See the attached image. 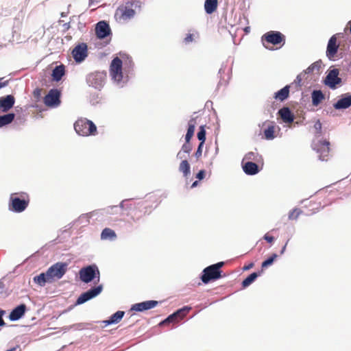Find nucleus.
<instances>
[{
    "label": "nucleus",
    "instance_id": "nucleus-1",
    "mask_svg": "<svg viewBox=\"0 0 351 351\" xmlns=\"http://www.w3.org/2000/svg\"><path fill=\"white\" fill-rule=\"evenodd\" d=\"M123 62L121 60L114 58L110 66V75L114 86L118 88H123L129 80L128 75L123 72Z\"/></svg>",
    "mask_w": 351,
    "mask_h": 351
},
{
    "label": "nucleus",
    "instance_id": "nucleus-2",
    "mask_svg": "<svg viewBox=\"0 0 351 351\" xmlns=\"http://www.w3.org/2000/svg\"><path fill=\"white\" fill-rule=\"evenodd\" d=\"M29 197L27 193H13L10 195L9 210L16 213L23 212L28 206Z\"/></svg>",
    "mask_w": 351,
    "mask_h": 351
},
{
    "label": "nucleus",
    "instance_id": "nucleus-3",
    "mask_svg": "<svg viewBox=\"0 0 351 351\" xmlns=\"http://www.w3.org/2000/svg\"><path fill=\"white\" fill-rule=\"evenodd\" d=\"M138 3V1H128L125 4L119 5L114 13L115 19L119 23H123L134 18L136 12L133 8H136Z\"/></svg>",
    "mask_w": 351,
    "mask_h": 351
},
{
    "label": "nucleus",
    "instance_id": "nucleus-4",
    "mask_svg": "<svg viewBox=\"0 0 351 351\" xmlns=\"http://www.w3.org/2000/svg\"><path fill=\"white\" fill-rule=\"evenodd\" d=\"M74 129L78 135L88 136L95 135L97 127L95 124L87 119H80L74 123Z\"/></svg>",
    "mask_w": 351,
    "mask_h": 351
},
{
    "label": "nucleus",
    "instance_id": "nucleus-5",
    "mask_svg": "<svg viewBox=\"0 0 351 351\" xmlns=\"http://www.w3.org/2000/svg\"><path fill=\"white\" fill-rule=\"evenodd\" d=\"M224 265V262H219L206 267L201 276L202 281L208 284L212 280L219 279L221 277V268Z\"/></svg>",
    "mask_w": 351,
    "mask_h": 351
},
{
    "label": "nucleus",
    "instance_id": "nucleus-6",
    "mask_svg": "<svg viewBox=\"0 0 351 351\" xmlns=\"http://www.w3.org/2000/svg\"><path fill=\"white\" fill-rule=\"evenodd\" d=\"M106 73L104 71H95L86 76V82L89 86L101 90L106 82Z\"/></svg>",
    "mask_w": 351,
    "mask_h": 351
},
{
    "label": "nucleus",
    "instance_id": "nucleus-7",
    "mask_svg": "<svg viewBox=\"0 0 351 351\" xmlns=\"http://www.w3.org/2000/svg\"><path fill=\"white\" fill-rule=\"evenodd\" d=\"M67 267V263L58 262L48 268L47 275L49 276L51 282L62 278L66 272Z\"/></svg>",
    "mask_w": 351,
    "mask_h": 351
},
{
    "label": "nucleus",
    "instance_id": "nucleus-8",
    "mask_svg": "<svg viewBox=\"0 0 351 351\" xmlns=\"http://www.w3.org/2000/svg\"><path fill=\"white\" fill-rule=\"evenodd\" d=\"M80 280L88 283L93 280L95 278L99 280V271L95 265H91L82 268L79 272Z\"/></svg>",
    "mask_w": 351,
    "mask_h": 351
},
{
    "label": "nucleus",
    "instance_id": "nucleus-9",
    "mask_svg": "<svg viewBox=\"0 0 351 351\" xmlns=\"http://www.w3.org/2000/svg\"><path fill=\"white\" fill-rule=\"evenodd\" d=\"M329 145L330 143L326 140H314L311 145L313 149L319 154V159L322 161L328 160L326 157L330 151Z\"/></svg>",
    "mask_w": 351,
    "mask_h": 351
},
{
    "label": "nucleus",
    "instance_id": "nucleus-10",
    "mask_svg": "<svg viewBox=\"0 0 351 351\" xmlns=\"http://www.w3.org/2000/svg\"><path fill=\"white\" fill-rule=\"evenodd\" d=\"M191 309V307L185 306L169 315L166 319L162 321L159 325L162 326L170 323H178L186 315Z\"/></svg>",
    "mask_w": 351,
    "mask_h": 351
},
{
    "label": "nucleus",
    "instance_id": "nucleus-11",
    "mask_svg": "<svg viewBox=\"0 0 351 351\" xmlns=\"http://www.w3.org/2000/svg\"><path fill=\"white\" fill-rule=\"evenodd\" d=\"M103 290V285H99L96 287H91L88 291L82 293L77 299L75 305L82 304L88 300L95 298L99 295Z\"/></svg>",
    "mask_w": 351,
    "mask_h": 351
},
{
    "label": "nucleus",
    "instance_id": "nucleus-12",
    "mask_svg": "<svg viewBox=\"0 0 351 351\" xmlns=\"http://www.w3.org/2000/svg\"><path fill=\"white\" fill-rule=\"evenodd\" d=\"M263 45H265V41L274 45L280 44L282 41L285 43V36L278 31H270L265 33L261 38Z\"/></svg>",
    "mask_w": 351,
    "mask_h": 351
},
{
    "label": "nucleus",
    "instance_id": "nucleus-13",
    "mask_svg": "<svg viewBox=\"0 0 351 351\" xmlns=\"http://www.w3.org/2000/svg\"><path fill=\"white\" fill-rule=\"evenodd\" d=\"M60 102V91L57 88L51 89L44 97V104L48 107H58Z\"/></svg>",
    "mask_w": 351,
    "mask_h": 351
},
{
    "label": "nucleus",
    "instance_id": "nucleus-14",
    "mask_svg": "<svg viewBox=\"0 0 351 351\" xmlns=\"http://www.w3.org/2000/svg\"><path fill=\"white\" fill-rule=\"evenodd\" d=\"M339 71L337 69L330 70L324 80L325 85L332 89L336 88L337 86L341 83V79L339 77Z\"/></svg>",
    "mask_w": 351,
    "mask_h": 351
},
{
    "label": "nucleus",
    "instance_id": "nucleus-15",
    "mask_svg": "<svg viewBox=\"0 0 351 351\" xmlns=\"http://www.w3.org/2000/svg\"><path fill=\"white\" fill-rule=\"evenodd\" d=\"M71 53L76 62H82L88 56L87 45L84 43L77 45Z\"/></svg>",
    "mask_w": 351,
    "mask_h": 351
},
{
    "label": "nucleus",
    "instance_id": "nucleus-16",
    "mask_svg": "<svg viewBox=\"0 0 351 351\" xmlns=\"http://www.w3.org/2000/svg\"><path fill=\"white\" fill-rule=\"evenodd\" d=\"M342 35L341 33L335 34L330 37L328 40L326 48V56L329 60H332L338 51L339 45L337 44V36Z\"/></svg>",
    "mask_w": 351,
    "mask_h": 351
},
{
    "label": "nucleus",
    "instance_id": "nucleus-17",
    "mask_svg": "<svg viewBox=\"0 0 351 351\" xmlns=\"http://www.w3.org/2000/svg\"><path fill=\"white\" fill-rule=\"evenodd\" d=\"M95 33L98 38L104 39L111 34L109 24L105 21H101L96 24Z\"/></svg>",
    "mask_w": 351,
    "mask_h": 351
},
{
    "label": "nucleus",
    "instance_id": "nucleus-18",
    "mask_svg": "<svg viewBox=\"0 0 351 351\" xmlns=\"http://www.w3.org/2000/svg\"><path fill=\"white\" fill-rule=\"evenodd\" d=\"M351 106V94L349 93L342 94L339 99L333 104L336 110H344Z\"/></svg>",
    "mask_w": 351,
    "mask_h": 351
},
{
    "label": "nucleus",
    "instance_id": "nucleus-19",
    "mask_svg": "<svg viewBox=\"0 0 351 351\" xmlns=\"http://www.w3.org/2000/svg\"><path fill=\"white\" fill-rule=\"evenodd\" d=\"M15 98L12 95L0 97V110L2 112H8L14 105Z\"/></svg>",
    "mask_w": 351,
    "mask_h": 351
},
{
    "label": "nucleus",
    "instance_id": "nucleus-20",
    "mask_svg": "<svg viewBox=\"0 0 351 351\" xmlns=\"http://www.w3.org/2000/svg\"><path fill=\"white\" fill-rule=\"evenodd\" d=\"M158 302L156 300H147L133 304L130 310L138 312H142L144 311L152 309L156 306Z\"/></svg>",
    "mask_w": 351,
    "mask_h": 351
},
{
    "label": "nucleus",
    "instance_id": "nucleus-21",
    "mask_svg": "<svg viewBox=\"0 0 351 351\" xmlns=\"http://www.w3.org/2000/svg\"><path fill=\"white\" fill-rule=\"evenodd\" d=\"M27 307L25 304H21L12 310L9 315V319L12 322L20 319L25 314Z\"/></svg>",
    "mask_w": 351,
    "mask_h": 351
},
{
    "label": "nucleus",
    "instance_id": "nucleus-22",
    "mask_svg": "<svg viewBox=\"0 0 351 351\" xmlns=\"http://www.w3.org/2000/svg\"><path fill=\"white\" fill-rule=\"evenodd\" d=\"M278 114L285 123H291L294 121V115L289 107H282L278 110Z\"/></svg>",
    "mask_w": 351,
    "mask_h": 351
},
{
    "label": "nucleus",
    "instance_id": "nucleus-23",
    "mask_svg": "<svg viewBox=\"0 0 351 351\" xmlns=\"http://www.w3.org/2000/svg\"><path fill=\"white\" fill-rule=\"evenodd\" d=\"M242 168L245 174L249 176H254L259 172L258 165L252 161H247L243 163Z\"/></svg>",
    "mask_w": 351,
    "mask_h": 351
},
{
    "label": "nucleus",
    "instance_id": "nucleus-24",
    "mask_svg": "<svg viewBox=\"0 0 351 351\" xmlns=\"http://www.w3.org/2000/svg\"><path fill=\"white\" fill-rule=\"evenodd\" d=\"M124 314V311H118L115 313L112 314L108 319L104 321V323L106 326L117 324L121 320Z\"/></svg>",
    "mask_w": 351,
    "mask_h": 351
},
{
    "label": "nucleus",
    "instance_id": "nucleus-25",
    "mask_svg": "<svg viewBox=\"0 0 351 351\" xmlns=\"http://www.w3.org/2000/svg\"><path fill=\"white\" fill-rule=\"evenodd\" d=\"M65 67L63 64L56 66L52 71V77L56 82H59L64 75Z\"/></svg>",
    "mask_w": 351,
    "mask_h": 351
},
{
    "label": "nucleus",
    "instance_id": "nucleus-26",
    "mask_svg": "<svg viewBox=\"0 0 351 351\" xmlns=\"http://www.w3.org/2000/svg\"><path fill=\"white\" fill-rule=\"evenodd\" d=\"M33 280L35 283L38 284L40 287H44L46 283H51L49 276L47 275V271L43 272L39 275L34 276Z\"/></svg>",
    "mask_w": 351,
    "mask_h": 351
},
{
    "label": "nucleus",
    "instance_id": "nucleus-27",
    "mask_svg": "<svg viewBox=\"0 0 351 351\" xmlns=\"http://www.w3.org/2000/svg\"><path fill=\"white\" fill-rule=\"evenodd\" d=\"M289 95V86L287 85L276 93H275L274 98L280 101H285Z\"/></svg>",
    "mask_w": 351,
    "mask_h": 351
},
{
    "label": "nucleus",
    "instance_id": "nucleus-28",
    "mask_svg": "<svg viewBox=\"0 0 351 351\" xmlns=\"http://www.w3.org/2000/svg\"><path fill=\"white\" fill-rule=\"evenodd\" d=\"M312 104L315 106H317L324 99V95L320 90H314L311 93Z\"/></svg>",
    "mask_w": 351,
    "mask_h": 351
},
{
    "label": "nucleus",
    "instance_id": "nucleus-29",
    "mask_svg": "<svg viewBox=\"0 0 351 351\" xmlns=\"http://www.w3.org/2000/svg\"><path fill=\"white\" fill-rule=\"evenodd\" d=\"M117 239V234L115 232L108 228H104L101 233V240H110L114 241Z\"/></svg>",
    "mask_w": 351,
    "mask_h": 351
},
{
    "label": "nucleus",
    "instance_id": "nucleus-30",
    "mask_svg": "<svg viewBox=\"0 0 351 351\" xmlns=\"http://www.w3.org/2000/svg\"><path fill=\"white\" fill-rule=\"evenodd\" d=\"M195 124H196L195 119L192 118L189 120V123H188L189 127L187 129V132L185 135V141H186V143L190 142V140L191 139V138L193 137V136L194 134Z\"/></svg>",
    "mask_w": 351,
    "mask_h": 351
},
{
    "label": "nucleus",
    "instance_id": "nucleus-31",
    "mask_svg": "<svg viewBox=\"0 0 351 351\" xmlns=\"http://www.w3.org/2000/svg\"><path fill=\"white\" fill-rule=\"evenodd\" d=\"M90 216L89 213L81 215L76 220L70 223L69 226L71 227L75 224H80L85 226L89 223Z\"/></svg>",
    "mask_w": 351,
    "mask_h": 351
},
{
    "label": "nucleus",
    "instance_id": "nucleus-32",
    "mask_svg": "<svg viewBox=\"0 0 351 351\" xmlns=\"http://www.w3.org/2000/svg\"><path fill=\"white\" fill-rule=\"evenodd\" d=\"M97 213L104 214L106 216L117 215L119 213V208L118 206H108L102 209H98V211L93 213V215Z\"/></svg>",
    "mask_w": 351,
    "mask_h": 351
},
{
    "label": "nucleus",
    "instance_id": "nucleus-33",
    "mask_svg": "<svg viewBox=\"0 0 351 351\" xmlns=\"http://www.w3.org/2000/svg\"><path fill=\"white\" fill-rule=\"evenodd\" d=\"M15 118V114L7 113L0 115V128L11 123Z\"/></svg>",
    "mask_w": 351,
    "mask_h": 351
},
{
    "label": "nucleus",
    "instance_id": "nucleus-34",
    "mask_svg": "<svg viewBox=\"0 0 351 351\" xmlns=\"http://www.w3.org/2000/svg\"><path fill=\"white\" fill-rule=\"evenodd\" d=\"M217 8V0H206L204 3V9L207 14L213 13Z\"/></svg>",
    "mask_w": 351,
    "mask_h": 351
},
{
    "label": "nucleus",
    "instance_id": "nucleus-35",
    "mask_svg": "<svg viewBox=\"0 0 351 351\" xmlns=\"http://www.w3.org/2000/svg\"><path fill=\"white\" fill-rule=\"evenodd\" d=\"M179 171L183 173L184 177L187 178L191 173V167L189 162L184 159L179 166Z\"/></svg>",
    "mask_w": 351,
    "mask_h": 351
},
{
    "label": "nucleus",
    "instance_id": "nucleus-36",
    "mask_svg": "<svg viewBox=\"0 0 351 351\" xmlns=\"http://www.w3.org/2000/svg\"><path fill=\"white\" fill-rule=\"evenodd\" d=\"M260 275V273L253 272L250 274L246 278H245L242 282L243 287L245 288L249 287L254 280L257 278V277Z\"/></svg>",
    "mask_w": 351,
    "mask_h": 351
},
{
    "label": "nucleus",
    "instance_id": "nucleus-37",
    "mask_svg": "<svg viewBox=\"0 0 351 351\" xmlns=\"http://www.w3.org/2000/svg\"><path fill=\"white\" fill-rule=\"evenodd\" d=\"M322 66V61L318 60L311 64L304 72L306 74H310L313 72L318 73Z\"/></svg>",
    "mask_w": 351,
    "mask_h": 351
},
{
    "label": "nucleus",
    "instance_id": "nucleus-38",
    "mask_svg": "<svg viewBox=\"0 0 351 351\" xmlns=\"http://www.w3.org/2000/svg\"><path fill=\"white\" fill-rule=\"evenodd\" d=\"M274 130H275L274 126L273 125H269L264 130V135H265V137L266 139L272 140L275 138Z\"/></svg>",
    "mask_w": 351,
    "mask_h": 351
},
{
    "label": "nucleus",
    "instance_id": "nucleus-39",
    "mask_svg": "<svg viewBox=\"0 0 351 351\" xmlns=\"http://www.w3.org/2000/svg\"><path fill=\"white\" fill-rule=\"evenodd\" d=\"M278 257V255L276 254H273L271 256H269L268 258H267L265 261H264L262 263L261 267L262 268L267 267L268 266L273 264L275 259Z\"/></svg>",
    "mask_w": 351,
    "mask_h": 351
},
{
    "label": "nucleus",
    "instance_id": "nucleus-40",
    "mask_svg": "<svg viewBox=\"0 0 351 351\" xmlns=\"http://www.w3.org/2000/svg\"><path fill=\"white\" fill-rule=\"evenodd\" d=\"M302 213V211L298 208H294L292 210H291L289 213V219L293 220V219H297L300 215Z\"/></svg>",
    "mask_w": 351,
    "mask_h": 351
},
{
    "label": "nucleus",
    "instance_id": "nucleus-41",
    "mask_svg": "<svg viewBox=\"0 0 351 351\" xmlns=\"http://www.w3.org/2000/svg\"><path fill=\"white\" fill-rule=\"evenodd\" d=\"M197 138L200 141V143L204 144L206 140V130H204V126H201L199 130L197 133Z\"/></svg>",
    "mask_w": 351,
    "mask_h": 351
},
{
    "label": "nucleus",
    "instance_id": "nucleus-42",
    "mask_svg": "<svg viewBox=\"0 0 351 351\" xmlns=\"http://www.w3.org/2000/svg\"><path fill=\"white\" fill-rule=\"evenodd\" d=\"M257 156H258L257 153L253 152H250L245 155V156L243 158V160H246L247 161L256 160Z\"/></svg>",
    "mask_w": 351,
    "mask_h": 351
},
{
    "label": "nucleus",
    "instance_id": "nucleus-43",
    "mask_svg": "<svg viewBox=\"0 0 351 351\" xmlns=\"http://www.w3.org/2000/svg\"><path fill=\"white\" fill-rule=\"evenodd\" d=\"M314 128L316 130L315 137L318 138L320 136L322 132V123L319 120H317V121L314 124Z\"/></svg>",
    "mask_w": 351,
    "mask_h": 351
},
{
    "label": "nucleus",
    "instance_id": "nucleus-44",
    "mask_svg": "<svg viewBox=\"0 0 351 351\" xmlns=\"http://www.w3.org/2000/svg\"><path fill=\"white\" fill-rule=\"evenodd\" d=\"M97 211H98V210H95L92 212H90L89 214H90V218L95 217L96 220H102L104 219V217H106V215L104 214H101V213H97L95 215H93V213H95Z\"/></svg>",
    "mask_w": 351,
    "mask_h": 351
},
{
    "label": "nucleus",
    "instance_id": "nucleus-45",
    "mask_svg": "<svg viewBox=\"0 0 351 351\" xmlns=\"http://www.w3.org/2000/svg\"><path fill=\"white\" fill-rule=\"evenodd\" d=\"M181 150L186 154H189L192 150V146L190 143H186V141L185 143L182 145Z\"/></svg>",
    "mask_w": 351,
    "mask_h": 351
},
{
    "label": "nucleus",
    "instance_id": "nucleus-46",
    "mask_svg": "<svg viewBox=\"0 0 351 351\" xmlns=\"http://www.w3.org/2000/svg\"><path fill=\"white\" fill-rule=\"evenodd\" d=\"M203 146H204V144H202V143H199V144L197 147V149L194 154L197 159H198L199 158H200L202 156Z\"/></svg>",
    "mask_w": 351,
    "mask_h": 351
},
{
    "label": "nucleus",
    "instance_id": "nucleus-47",
    "mask_svg": "<svg viewBox=\"0 0 351 351\" xmlns=\"http://www.w3.org/2000/svg\"><path fill=\"white\" fill-rule=\"evenodd\" d=\"M193 36H194V34H187L186 36L184 38V43L186 44H188L189 43L193 42Z\"/></svg>",
    "mask_w": 351,
    "mask_h": 351
},
{
    "label": "nucleus",
    "instance_id": "nucleus-48",
    "mask_svg": "<svg viewBox=\"0 0 351 351\" xmlns=\"http://www.w3.org/2000/svg\"><path fill=\"white\" fill-rule=\"evenodd\" d=\"M205 177V171L204 170H200L196 175V178L201 180L204 179Z\"/></svg>",
    "mask_w": 351,
    "mask_h": 351
},
{
    "label": "nucleus",
    "instance_id": "nucleus-49",
    "mask_svg": "<svg viewBox=\"0 0 351 351\" xmlns=\"http://www.w3.org/2000/svg\"><path fill=\"white\" fill-rule=\"evenodd\" d=\"M184 152H183L181 149L180 151L178 152V153L177 154V156H176V158L178 159H180V160H184L185 159V155H184Z\"/></svg>",
    "mask_w": 351,
    "mask_h": 351
},
{
    "label": "nucleus",
    "instance_id": "nucleus-50",
    "mask_svg": "<svg viewBox=\"0 0 351 351\" xmlns=\"http://www.w3.org/2000/svg\"><path fill=\"white\" fill-rule=\"evenodd\" d=\"M263 239L269 243H271L274 240V238L273 237L269 236L267 234L264 235Z\"/></svg>",
    "mask_w": 351,
    "mask_h": 351
},
{
    "label": "nucleus",
    "instance_id": "nucleus-51",
    "mask_svg": "<svg viewBox=\"0 0 351 351\" xmlns=\"http://www.w3.org/2000/svg\"><path fill=\"white\" fill-rule=\"evenodd\" d=\"M3 78H0V89L8 86V81H3Z\"/></svg>",
    "mask_w": 351,
    "mask_h": 351
},
{
    "label": "nucleus",
    "instance_id": "nucleus-52",
    "mask_svg": "<svg viewBox=\"0 0 351 351\" xmlns=\"http://www.w3.org/2000/svg\"><path fill=\"white\" fill-rule=\"evenodd\" d=\"M126 201H127L126 199L123 200V201L120 203L119 206H118V208H119V213L124 208L125 202Z\"/></svg>",
    "mask_w": 351,
    "mask_h": 351
},
{
    "label": "nucleus",
    "instance_id": "nucleus-53",
    "mask_svg": "<svg viewBox=\"0 0 351 351\" xmlns=\"http://www.w3.org/2000/svg\"><path fill=\"white\" fill-rule=\"evenodd\" d=\"M253 267H254V263H250L249 265L244 266L243 269L244 271L249 270L251 268H252Z\"/></svg>",
    "mask_w": 351,
    "mask_h": 351
},
{
    "label": "nucleus",
    "instance_id": "nucleus-54",
    "mask_svg": "<svg viewBox=\"0 0 351 351\" xmlns=\"http://www.w3.org/2000/svg\"><path fill=\"white\" fill-rule=\"evenodd\" d=\"M34 95L35 97H39L40 95V91L39 89H36L34 91Z\"/></svg>",
    "mask_w": 351,
    "mask_h": 351
},
{
    "label": "nucleus",
    "instance_id": "nucleus-55",
    "mask_svg": "<svg viewBox=\"0 0 351 351\" xmlns=\"http://www.w3.org/2000/svg\"><path fill=\"white\" fill-rule=\"evenodd\" d=\"M288 241L285 243V245L282 247V248L280 250V254H283L286 250L287 245Z\"/></svg>",
    "mask_w": 351,
    "mask_h": 351
},
{
    "label": "nucleus",
    "instance_id": "nucleus-56",
    "mask_svg": "<svg viewBox=\"0 0 351 351\" xmlns=\"http://www.w3.org/2000/svg\"><path fill=\"white\" fill-rule=\"evenodd\" d=\"M100 0H90L89 1V6H92L94 5L95 3L99 2Z\"/></svg>",
    "mask_w": 351,
    "mask_h": 351
},
{
    "label": "nucleus",
    "instance_id": "nucleus-57",
    "mask_svg": "<svg viewBox=\"0 0 351 351\" xmlns=\"http://www.w3.org/2000/svg\"><path fill=\"white\" fill-rule=\"evenodd\" d=\"M3 317H0V326H5V322H4V320L2 318Z\"/></svg>",
    "mask_w": 351,
    "mask_h": 351
},
{
    "label": "nucleus",
    "instance_id": "nucleus-58",
    "mask_svg": "<svg viewBox=\"0 0 351 351\" xmlns=\"http://www.w3.org/2000/svg\"><path fill=\"white\" fill-rule=\"evenodd\" d=\"M296 81L298 82V83H300L301 81H302V78H301V74L300 75H298L296 77Z\"/></svg>",
    "mask_w": 351,
    "mask_h": 351
},
{
    "label": "nucleus",
    "instance_id": "nucleus-59",
    "mask_svg": "<svg viewBox=\"0 0 351 351\" xmlns=\"http://www.w3.org/2000/svg\"><path fill=\"white\" fill-rule=\"evenodd\" d=\"M5 314V311L0 308V317H3Z\"/></svg>",
    "mask_w": 351,
    "mask_h": 351
},
{
    "label": "nucleus",
    "instance_id": "nucleus-60",
    "mask_svg": "<svg viewBox=\"0 0 351 351\" xmlns=\"http://www.w3.org/2000/svg\"><path fill=\"white\" fill-rule=\"evenodd\" d=\"M197 184H198V182L197 181L193 182L192 185H191V188H194V187L197 186Z\"/></svg>",
    "mask_w": 351,
    "mask_h": 351
},
{
    "label": "nucleus",
    "instance_id": "nucleus-61",
    "mask_svg": "<svg viewBox=\"0 0 351 351\" xmlns=\"http://www.w3.org/2000/svg\"><path fill=\"white\" fill-rule=\"evenodd\" d=\"M64 27L65 29H68L70 27V25L69 23H64Z\"/></svg>",
    "mask_w": 351,
    "mask_h": 351
},
{
    "label": "nucleus",
    "instance_id": "nucleus-62",
    "mask_svg": "<svg viewBox=\"0 0 351 351\" xmlns=\"http://www.w3.org/2000/svg\"><path fill=\"white\" fill-rule=\"evenodd\" d=\"M132 219L134 222H136L139 219V217L135 218V217H132Z\"/></svg>",
    "mask_w": 351,
    "mask_h": 351
},
{
    "label": "nucleus",
    "instance_id": "nucleus-63",
    "mask_svg": "<svg viewBox=\"0 0 351 351\" xmlns=\"http://www.w3.org/2000/svg\"><path fill=\"white\" fill-rule=\"evenodd\" d=\"M348 25H350V32L351 34V20L348 22Z\"/></svg>",
    "mask_w": 351,
    "mask_h": 351
},
{
    "label": "nucleus",
    "instance_id": "nucleus-64",
    "mask_svg": "<svg viewBox=\"0 0 351 351\" xmlns=\"http://www.w3.org/2000/svg\"><path fill=\"white\" fill-rule=\"evenodd\" d=\"M3 283L0 282V288L2 287Z\"/></svg>",
    "mask_w": 351,
    "mask_h": 351
}]
</instances>
